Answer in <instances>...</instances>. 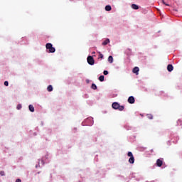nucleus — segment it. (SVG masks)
I'll return each mask as SVG.
<instances>
[{
	"mask_svg": "<svg viewBox=\"0 0 182 182\" xmlns=\"http://www.w3.org/2000/svg\"><path fill=\"white\" fill-rule=\"evenodd\" d=\"M87 63L89 65H95V59L93 58V57L92 56H88L87 58Z\"/></svg>",
	"mask_w": 182,
	"mask_h": 182,
	"instance_id": "6",
	"label": "nucleus"
},
{
	"mask_svg": "<svg viewBox=\"0 0 182 182\" xmlns=\"http://www.w3.org/2000/svg\"><path fill=\"white\" fill-rule=\"evenodd\" d=\"M134 102H136V100H134V97L130 96L128 98V103H129L130 105H133Z\"/></svg>",
	"mask_w": 182,
	"mask_h": 182,
	"instance_id": "7",
	"label": "nucleus"
},
{
	"mask_svg": "<svg viewBox=\"0 0 182 182\" xmlns=\"http://www.w3.org/2000/svg\"><path fill=\"white\" fill-rule=\"evenodd\" d=\"M95 53H96V52H92V55H95Z\"/></svg>",
	"mask_w": 182,
	"mask_h": 182,
	"instance_id": "29",
	"label": "nucleus"
},
{
	"mask_svg": "<svg viewBox=\"0 0 182 182\" xmlns=\"http://www.w3.org/2000/svg\"><path fill=\"white\" fill-rule=\"evenodd\" d=\"M173 69H174V67H173V65L168 64L167 66L168 72H173Z\"/></svg>",
	"mask_w": 182,
	"mask_h": 182,
	"instance_id": "9",
	"label": "nucleus"
},
{
	"mask_svg": "<svg viewBox=\"0 0 182 182\" xmlns=\"http://www.w3.org/2000/svg\"><path fill=\"white\" fill-rule=\"evenodd\" d=\"M99 58L100 59H103V54H102L101 53H99Z\"/></svg>",
	"mask_w": 182,
	"mask_h": 182,
	"instance_id": "22",
	"label": "nucleus"
},
{
	"mask_svg": "<svg viewBox=\"0 0 182 182\" xmlns=\"http://www.w3.org/2000/svg\"><path fill=\"white\" fill-rule=\"evenodd\" d=\"M91 87L93 89V90H96V89H97V86H96L95 84H92Z\"/></svg>",
	"mask_w": 182,
	"mask_h": 182,
	"instance_id": "18",
	"label": "nucleus"
},
{
	"mask_svg": "<svg viewBox=\"0 0 182 182\" xmlns=\"http://www.w3.org/2000/svg\"><path fill=\"white\" fill-rule=\"evenodd\" d=\"M127 156L128 157H130L129 159V163H130V164H133L134 163V156H133V153L129 151Z\"/></svg>",
	"mask_w": 182,
	"mask_h": 182,
	"instance_id": "5",
	"label": "nucleus"
},
{
	"mask_svg": "<svg viewBox=\"0 0 182 182\" xmlns=\"http://www.w3.org/2000/svg\"><path fill=\"white\" fill-rule=\"evenodd\" d=\"M112 107L114 110H119V112H123L124 110V106L120 105V104L116 102L112 103Z\"/></svg>",
	"mask_w": 182,
	"mask_h": 182,
	"instance_id": "1",
	"label": "nucleus"
},
{
	"mask_svg": "<svg viewBox=\"0 0 182 182\" xmlns=\"http://www.w3.org/2000/svg\"><path fill=\"white\" fill-rule=\"evenodd\" d=\"M17 109H18V110H20V109H22V105H17Z\"/></svg>",
	"mask_w": 182,
	"mask_h": 182,
	"instance_id": "23",
	"label": "nucleus"
},
{
	"mask_svg": "<svg viewBox=\"0 0 182 182\" xmlns=\"http://www.w3.org/2000/svg\"><path fill=\"white\" fill-rule=\"evenodd\" d=\"M34 136H36V133H34Z\"/></svg>",
	"mask_w": 182,
	"mask_h": 182,
	"instance_id": "30",
	"label": "nucleus"
},
{
	"mask_svg": "<svg viewBox=\"0 0 182 182\" xmlns=\"http://www.w3.org/2000/svg\"><path fill=\"white\" fill-rule=\"evenodd\" d=\"M99 80H100V82H105V76L104 75H100L99 77Z\"/></svg>",
	"mask_w": 182,
	"mask_h": 182,
	"instance_id": "16",
	"label": "nucleus"
},
{
	"mask_svg": "<svg viewBox=\"0 0 182 182\" xmlns=\"http://www.w3.org/2000/svg\"><path fill=\"white\" fill-rule=\"evenodd\" d=\"M162 2H163V4H164V5H166V6H170L169 4H166V2L164 1V0H162Z\"/></svg>",
	"mask_w": 182,
	"mask_h": 182,
	"instance_id": "24",
	"label": "nucleus"
},
{
	"mask_svg": "<svg viewBox=\"0 0 182 182\" xmlns=\"http://www.w3.org/2000/svg\"><path fill=\"white\" fill-rule=\"evenodd\" d=\"M16 182H22V181H21V179H19V178H17V179L16 180Z\"/></svg>",
	"mask_w": 182,
	"mask_h": 182,
	"instance_id": "28",
	"label": "nucleus"
},
{
	"mask_svg": "<svg viewBox=\"0 0 182 182\" xmlns=\"http://www.w3.org/2000/svg\"><path fill=\"white\" fill-rule=\"evenodd\" d=\"M45 159H48V156H46L45 158L38 161V164L36 165V168H38V167H43V166H45V163H48V161H45Z\"/></svg>",
	"mask_w": 182,
	"mask_h": 182,
	"instance_id": "2",
	"label": "nucleus"
},
{
	"mask_svg": "<svg viewBox=\"0 0 182 182\" xmlns=\"http://www.w3.org/2000/svg\"><path fill=\"white\" fill-rule=\"evenodd\" d=\"M177 124H178V125H180V126H182V121H181V119H178V120Z\"/></svg>",
	"mask_w": 182,
	"mask_h": 182,
	"instance_id": "20",
	"label": "nucleus"
},
{
	"mask_svg": "<svg viewBox=\"0 0 182 182\" xmlns=\"http://www.w3.org/2000/svg\"><path fill=\"white\" fill-rule=\"evenodd\" d=\"M75 130H77V129H76V128H75Z\"/></svg>",
	"mask_w": 182,
	"mask_h": 182,
	"instance_id": "33",
	"label": "nucleus"
},
{
	"mask_svg": "<svg viewBox=\"0 0 182 182\" xmlns=\"http://www.w3.org/2000/svg\"><path fill=\"white\" fill-rule=\"evenodd\" d=\"M151 153H153V149L151 150Z\"/></svg>",
	"mask_w": 182,
	"mask_h": 182,
	"instance_id": "31",
	"label": "nucleus"
},
{
	"mask_svg": "<svg viewBox=\"0 0 182 182\" xmlns=\"http://www.w3.org/2000/svg\"><path fill=\"white\" fill-rule=\"evenodd\" d=\"M108 62H109V63H113V56L109 55V56L108 57Z\"/></svg>",
	"mask_w": 182,
	"mask_h": 182,
	"instance_id": "14",
	"label": "nucleus"
},
{
	"mask_svg": "<svg viewBox=\"0 0 182 182\" xmlns=\"http://www.w3.org/2000/svg\"><path fill=\"white\" fill-rule=\"evenodd\" d=\"M9 82H8V81H5L4 86H9Z\"/></svg>",
	"mask_w": 182,
	"mask_h": 182,
	"instance_id": "25",
	"label": "nucleus"
},
{
	"mask_svg": "<svg viewBox=\"0 0 182 182\" xmlns=\"http://www.w3.org/2000/svg\"><path fill=\"white\" fill-rule=\"evenodd\" d=\"M105 11H112V6L110 5L106 6Z\"/></svg>",
	"mask_w": 182,
	"mask_h": 182,
	"instance_id": "17",
	"label": "nucleus"
},
{
	"mask_svg": "<svg viewBox=\"0 0 182 182\" xmlns=\"http://www.w3.org/2000/svg\"><path fill=\"white\" fill-rule=\"evenodd\" d=\"M125 129H127V130H130V127H129V126H125Z\"/></svg>",
	"mask_w": 182,
	"mask_h": 182,
	"instance_id": "27",
	"label": "nucleus"
},
{
	"mask_svg": "<svg viewBox=\"0 0 182 182\" xmlns=\"http://www.w3.org/2000/svg\"><path fill=\"white\" fill-rule=\"evenodd\" d=\"M0 176H5V172L3 171H0Z\"/></svg>",
	"mask_w": 182,
	"mask_h": 182,
	"instance_id": "26",
	"label": "nucleus"
},
{
	"mask_svg": "<svg viewBox=\"0 0 182 182\" xmlns=\"http://www.w3.org/2000/svg\"><path fill=\"white\" fill-rule=\"evenodd\" d=\"M84 123H85L86 126H93V117H90L87 119H85V122H82V126H85V124H83Z\"/></svg>",
	"mask_w": 182,
	"mask_h": 182,
	"instance_id": "3",
	"label": "nucleus"
},
{
	"mask_svg": "<svg viewBox=\"0 0 182 182\" xmlns=\"http://www.w3.org/2000/svg\"><path fill=\"white\" fill-rule=\"evenodd\" d=\"M146 116L147 119H149L150 120H151V119H153L152 114H146Z\"/></svg>",
	"mask_w": 182,
	"mask_h": 182,
	"instance_id": "19",
	"label": "nucleus"
},
{
	"mask_svg": "<svg viewBox=\"0 0 182 182\" xmlns=\"http://www.w3.org/2000/svg\"><path fill=\"white\" fill-rule=\"evenodd\" d=\"M47 90L48 92H52V90H53V87H52V85H48L47 87Z\"/></svg>",
	"mask_w": 182,
	"mask_h": 182,
	"instance_id": "15",
	"label": "nucleus"
},
{
	"mask_svg": "<svg viewBox=\"0 0 182 182\" xmlns=\"http://www.w3.org/2000/svg\"><path fill=\"white\" fill-rule=\"evenodd\" d=\"M46 49L49 50V53H55V52L56 51V49H55V48L50 43H48L46 45Z\"/></svg>",
	"mask_w": 182,
	"mask_h": 182,
	"instance_id": "4",
	"label": "nucleus"
},
{
	"mask_svg": "<svg viewBox=\"0 0 182 182\" xmlns=\"http://www.w3.org/2000/svg\"><path fill=\"white\" fill-rule=\"evenodd\" d=\"M103 74L106 76V75H109V71L104 70Z\"/></svg>",
	"mask_w": 182,
	"mask_h": 182,
	"instance_id": "21",
	"label": "nucleus"
},
{
	"mask_svg": "<svg viewBox=\"0 0 182 182\" xmlns=\"http://www.w3.org/2000/svg\"><path fill=\"white\" fill-rule=\"evenodd\" d=\"M131 7L132 8V9H139V6H137V4H132Z\"/></svg>",
	"mask_w": 182,
	"mask_h": 182,
	"instance_id": "13",
	"label": "nucleus"
},
{
	"mask_svg": "<svg viewBox=\"0 0 182 182\" xmlns=\"http://www.w3.org/2000/svg\"><path fill=\"white\" fill-rule=\"evenodd\" d=\"M141 117H143L144 115L142 114V115H141Z\"/></svg>",
	"mask_w": 182,
	"mask_h": 182,
	"instance_id": "32",
	"label": "nucleus"
},
{
	"mask_svg": "<svg viewBox=\"0 0 182 182\" xmlns=\"http://www.w3.org/2000/svg\"><path fill=\"white\" fill-rule=\"evenodd\" d=\"M28 109H29L30 112H35V107L32 105H30L28 106Z\"/></svg>",
	"mask_w": 182,
	"mask_h": 182,
	"instance_id": "11",
	"label": "nucleus"
},
{
	"mask_svg": "<svg viewBox=\"0 0 182 182\" xmlns=\"http://www.w3.org/2000/svg\"><path fill=\"white\" fill-rule=\"evenodd\" d=\"M156 166H158V167H161V166H163V160L157 159Z\"/></svg>",
	"mask_w": 182,
	"mask_h": 182,
	"instance_id": "8",
	"label": "nucleus"
},
{
	"mask_svg": "<svg viewBox=\"0 0 182 182\" xmlns=\"http://www.w3.org/2000/svg\"><path fill=\"white\" fill-rule=\"evenodd\" d=\"M139 70H140L139 67H135L133 68L132 72L133 73H136V75H139Z\"/></svg>",
	"mask_w": 182,
	"mask_h": 182,
	"instance_id": "10",
	"label": "nucleus"
},
{
	"mask_svg": "<svg viewBox=\"0 0 182 182\" xmlns=\"http://www.w3.org/2000/svg\"><path fill=\"white\" fill-rule=\"evenodd\" d=\"M110 43V40L106 39V40L102 43V45H103V46H106V45H107V43Z\"/></svg>",
	"mask_w": 182,
	"mask_h": 182,
	"instance_id": "12",
	"label": "nucleus"
}]
</instances>
